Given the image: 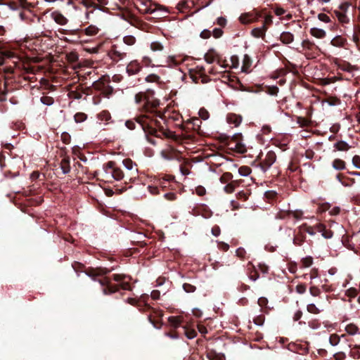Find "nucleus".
<instances>
[{"mask_svg": "<svg viewBox=\"0 0 360 360\" xmlns=\"http://www.w3.org/2000/svg\"><path fill=\"white\" fill-rule=\"evenodd\" d=\"M135 102L145 114L127 120L125 126L127 129L134 130L137 124L146 134H152L160 139H173L175 136L172 131L165 128V123L162 124L156 118L158 117L163 120V115L158 110L160 101L155 98L153 90L148 89L137 93L135 95Z\"/></svg>", "mask_w": 360, "mask_h": 360, "instance_id": "obj_1", "label": "nucleus"}, {"mask_svg": "<svg viewBox=\"0 0 360 360\" xmlns=\"http://www.w3.org/2000/svg\"><path fill=\"white\" fill-rule=\"evenodd\" d=\"M130 276L123 274H114L108 277L105 276L102 279H99L98 282L103 287V292L104 295H111L118 292L120 289L124 290H131Z\"/></svg>", "mask_w": 360, "mask_h": 360, "instance_id": "obj_2", "label": "nucleus"}, {"mask_svg": "<svg viewBox=\"0 0 360 360\" xmlns=\"http://www.w3.org/2000/svg\"><path fill=\"white\" fill-rule=\"evenodd\" d=\"M148 295H143L139 300L134 298H128L127 303L138 308L139 311L142 313H149L148 315V320L156 328H160L162 323L161 319L163 316V312L161 310L152 307L147 302Z\"/></svg>", "mask_w": 360, "mask_h": 360, "instance_id": "obj_3", "label": "nucleus"}, {"mask_svg": "<svg viewBox=\"0 0 360 360\" xmlns=\"http://www.w3.org/2000/svg\"><path fill=\"white\" fill-rule=\"evenodd\" d=\"M306 233L310 235L315 233L313 226H297L293 231V243L301 245L305 240Z\"/></svg>", "mask_w": 360, "mask_h": 360, "instance_id": "obj_4", "label": "nucleus"}, {"mask_svg": "<svg viewBox=\"0 0 360 360\" xmlns=\"http://www.w3.org/2000/svg\"><path fill=\"white\" fill-rule=\"evenodd\" d=\"M103 170L106 175H109L116 181H120L124 178L123 171L117 166L114 161H109L103 165Z\"/></svg>", "mask_w": 360, "mask_h": 360, "instance_id": "obj_5", "label": "nucleus"}, {"mask_svg": "<svg viewBox=\"0 0 360 360\" xmlns=\"http://www.w3.org/2000/svg\"><path fill=\"white\" fill-rule=\"evenodd\" d=\"M276 218L279 219H295L296 220H300L303 219L314 218V216H311L308 214V212L303 211L301 210H296L294 211H281L276 214Z\"/></svg>", "mask_w": 360, "mask_h": 360, "instance_id": "obj_6", "label": "nucleus"}, {"mask_svg": "<svg viewBox=\"0 0 360 360\" xmlns=\"http://www.w3.org/2000/svg\"><path fill=\"white\" fill-rule=\"evenodd\" d=\"M276 160V153L274 151L270 150L266 154L264 159L260 160L259 165L262 172H265L271 167Z\"/></svg>", "mask_w": 360, "mask_h": 360, "instance_id": "obj_7", "label": "nucleus"}, {"mask_svg": "<svg viewBox=\"0 0 360 360\" xmlns=\"http://www.w3.org/2000/svg\"><path fill=\"white\" fill-rule=\"evenodd\" d=\"M260 17L262 15L258 13H245L240 16L239 20L243 24H250L257 21Z\"/></svg>", "mask_w": 360, "mask_h": 360, "instance_id": "obj_8", "label": "nucleus"}, {"mask_svg": "<svg viewBox=\"0 0 360 360\" xmlns=\"http://www.w3.org/2000/svg\"><path fill=\"white\" fill-rule=\"evenodd\" d=\"M110 77L108 75L102 76L98 80L95 81L92 84V87L99 91H102L107 84L110 83Z\"/></svg>", "mask_w": 360, "mask_h": 360, "instance_id": "obj_9", "label": "nucleus"}, {"mask_svg": "<svg viewBox=\"0 0 360 360\" xmlns=\"http://www.w3.org/2000/svg\"><path fill=\"white\" fill-rule=\"evenodd\" d=\"M142 4L144 6L143 8L140 9L141 12L143 13H150L152 14L155 13L156 11L161 9L160 6L153 4L150 0H146L142 1Z\"/></svg>", "mask_w": 360, "mask_h": 360, "instance_id": "obj_10", "label": "nucleus"}, {"mask_svg": "<svg viewBox=\"0 0 360 360\" xmlns=\"http://www.w3.org/2000/svg\"><path fill=\"white\" fill-rule=\"evenodd\" d=\"M141 68V65L137 60H132L127 65L126 71L130 76L139 73Z\"/></svg>", "mask_w": 360, "mask_h": 360, "instance_id": "obj_11", "label": "nucleus"}, {"mask_svg": "<svg viewBox=\"0 0 360 360\" xmlns=\"http://www.w3.org/2000/svg\"><path fill=\"white\" fill-rule=\"evenodd\" d=\"M116 46H113L112 50L110 51V56L114 61H119L124 58L127 56L125 52L117 50Z\"/></svg>", "mask_w": 360, "mask_h": 360, "instance_id": "obj_12", "label": "nucleus"}, {"mask_svg": "<svg viewBox=\"0 0 360 360\" xmlns=\"http://www.w3.org/2000/svg\"><path fill=\"white\" fill-rule=\"evenodd\" d=\"M193 6V1L182 0L180 1L176 5V8L181 13H188L191 10V6Z\"/></svg>", "mask_w": 360, "mask_h": 360, "instance_id": "obj_13", "label": "nucleus"}, {"mask_svg": "<svg viewBox=\"0 0 360 360\" xmlns=\"http://www.w3.org/2000/svg\"><path fill=\"white\" fill-rule=\"evenodd\" d=\"M241 138V134L235 135L232 139L236 142L235 148L238 153L243 154L246 153L247 149L244 144L239 141Z\"/></svg>", "mask_w": 360, "mask_h": 360, "instance_id": "obj_14", "label": "nucleus"}, {"mask_svg": "<svg viewBox=\"0 0 360 360\" xmlns=\"http://www.w3.org/2000/svg\"><path fill=\"white\" fill-rule=\"evenodd\" d=\"M110 272V270L107 269H89L88 271H86V274L91 277H96V276H101V275H106L108 274V273ZM94 280H96L95 278H94Z\"/></svg>", "mask_w": 360, "mask_h": 360, "instance_id": "obj_15", "label": "nucleus"}, {"mask_svg": "<svg viewBox=\"0 0 360 360\" xmlns=\"http://www.w3.org/2000/svg\"><path fill=\"white\" fill-rule=\"evenodd\" d=\"M226 120L229 123L233 124L235 127H238L242 122V117L234 113H229Z\"/></svg>", "mask_w": 360, "mask_h": 360, "instance_id": "obj_16", "label": "nucleus"}, {"mask_svg": "<svg viewBox=\"0 0 360 360\" xmlns=\"http://www.w3.org/2000/svg\"><path fill=\"white\" fill-rule=\"evenodd\" d=\"M12 82L13 79L11 77H5L4 89L0 94V101H6V95L9 91H11V89H9L8 86Z\"/></svg>", "mask_w": 360, "mask_h": 360, "instance_id": "obj_17", "label": "nucleus"}, {"mask_svg": "<svg viewBox=\"0 0 360 360\" xmlns=\"http://www.w3.org/2000/svg\"><path fill=\"white\" fill-rule=\"evenodd\" d=\"M268 30L266 26H262V27H256L252 30L251 34L255 38H264L266 32Z\"/></svg>", "mask_w": 360, "mask_h": 360, "instance_id": "obj_18", "label": "nucleus"}, {"mask_svg": "<svg viewBox=\"0 0 360 360\" xmlns=\"http://www.w3.org/2000/svg\"><path fill=\"white\" fill-rule=\"evenodd\" d=\"M302 46L304 49L308 50L311 52L319 51V48L316 46L314 42L309 41V39L303 40L302 42Z\"/></svg>", "mask_w": 360, "mask_h": 360, "instance_id": "obj_19", "label": "nucleus"}, {"mask_svg": "<svg viewBox=\"0 0 360 360\" xmlns=\"http://www.w3.org/2000/svg\"><path fill=\"white\" fill-rule=\"evenodd\" d=\"M314 230L316 232L317 230L319 232L321 233V236L325 238H330L333 236V231L330 229H326L327 226H313Z\"/></svg>", "mask_w": 360, "mask_h": 360, "instance_id": "obj_20", "label": "nucleus"}, {"mask_svg": "<svg viewBox=\"0 0 360 360\" xmlns=\"http://www.w3.org/2000/svg\"><path fill=\"white\" fill-rule=\"evenodd\" d=\"M280 40L284 44H289L294 41V35L290 32H283L281 34Z\"/></svg>", "mask_w": 360, "mask_h": 360, "instance_id": "obj_21", "label": "nucleus"}, {"mask_svg": "<svg viewBox=\"0 0 360 360\" xmlns=\"http://www.w3.org/2000/svg\"><path fill=\"white\" fill-rule=\"evenodd\" d=\"M52 16L55 22L60 25H64L68 22V20L60 13L54 12Z\"/></svg>", "mask_w": 360, "mask_h": 360, "instance_id": "obj_22", "label": "nucleus"}, {"mask_svg": "<svg viewBox=\"0 0 360 360\" xmlns=\"http://www.w3.org/2000/svg\"><path fill=\"white\" fill-rule=\"evenodd\" d=\"M60 168L65 174L70 172V160L69 157L64 158L60 162Z\"/></svg>", "mask_w": 360, "mask_h": 360, "instance_id": "obj_23", "label": "nucleus"}, {"mask_svg": "<svg viewBox=\"0 0 360 360\" xmlns=\"http://www.w3.org/2000/svg\"><path fill=\"white\" fill-rule=\"evenodd\" d=\"M346 42L347 39L345 38L342 37V36H336L331 40L330 44L333 46L343 47Z\"/></svg>", "mask_w": 360, "mask_h": 360, "instance_id": "obj_24", "label": "nucleus"}, {"mask_svg": "<svg viewBox=\"0 0 360 360\" xmlns=\"http://www.w3.org/2000/svg\"><path fill=\"white\" fill-rule=\"evenodd\" d=\"M168 321L170 326L176 329L181 326L182 323V318L181 316H169L168 318Z\"/></svg>", "mask_w": 360, "mask_h": 360, "instance_id": "obj_25", "label": "nucleus"}, {"mask_svg": "<svg viewBox=\"0 0 360 360\" xmlns=\"http://www.w3.org/2000/svg\"><path fill=\"white\" fill-rule=\"evenodd\" d=\"M252 65V60L250 57L245 54L243 60L242 71L244 72H248Z\"/></svg>", "mask_w": 360, "mask_h": 360, "instance_id": "obj_26", "label": "nucleus"}, {"mask_svg": "<svg viewBox=\"0 0 360 360\" xmlns=\"http://www.w3.org/2000/svg\"><path fill=\"white\" fill-rule=\"evenodd\" d=\"M310 34L318 39H323L326 36V32L323 30L316 27L311 28L310 30Z\"/></svg>", "mask_w": 360, "mask_h": 360, "instance_id": "obj_27", "label": "nucleus"}, {"mask_svg": "<svg viewBox=\"0 0 360 360\" xmlns=\"http://www.w3.org/2000/svg\"><path fill=\"white\" fill-rule=\"evenodd\" d=\"M334 14L340 23H342V24L349 23V18L346 15V13H343L342 11H334Z\"/></svg>", "mask_w": 360, "mask_h": 360, "instance_id": "obj_28", "label": "nucleus"}, {"mask_svg": "<svg viewBox=\"0 0 360 360\" xmlns=\"http://www.w3.org/2000/svg\"><path fill=\"white\" fill-rule=\"evenodd\" d=\"M82 4L87 8H91L93 12L95 9H101V7L98 6L94 0H82Z\"/></svg>", "mask_w": 360, "mask_h": 360, "instance_id": "obj_29", "label": "nucleus"}, {"mask_svg": "<svg viewBox=\"0 0 360 360\" xmlns=\"http://www.w3.org/2000/svg\"><path fill=\"white\" fill-rule=\"evenodd\" d=\"M184 333L188 339H193L197 335V332L195 329L189 328L188 326L182 327Z\"/></svg>", "mask_w": 360, "mask_h": 360, "instance_id": "obj_30", "label": "nucleus"}, {"mask_svg": "<svg viewBox=\"0 0 360 360\" xmlns=\"http://www.w3.org/2000/svg\"><path fill=\"white\" fill-rule=\"evenodd\" d=\"M216 56L217 53L214 50L210 49L207 53L205 54L204 58L207 63L211 64L215 60Z\"/></svg>", "mask_w": 360, "mask_h": 360, "instance_id": "obj_31", "label": "nucleus"}, {"mask_svg": "<svg viewBox=\"0 0 360 360\" xmlns=\"http://www.w3.org/2000/svg\"><path fill=\"white\" fill-rule=\"evenodd\" d=\"M334 147L340 151H347L350 148V146L344 141H339L334 144Z\"/></svg>", "mask_w": 360, "mask_h": 360, "instance_id": "obj_32", "label": "nucleus"}, {"mask_svg": "<svg viewBox=\"0 0 360 360\" xmlns=\"http://www.w3.org/2000/svg\"><path fill=\"white\" fill-rule=\"evenodd\" d=\"M333 167L337 170H342L345 168V162L341 159H335L333 162Z\"/></svg>", "mask_w": 360, "mask_h": 360, "instance_id": "obj_33", "label": "nucleus"}, {"mask_svg": "<svg viewBox=\"0 0 360 360\" xmlns=\"http://www.w3.org/2000/svg\"><path fill=\"white\" fill-rule=\"evenodd\" d=\"M99 31V29L95 25H90L84 30L85 34L89 36H94Z\"/></svg>", "mask_w": 360, "mask_h": 360, "instance_id": "obj_34", "label": "nucleus"}, {"mask_svg": "<svg viewBox=\"0 0 360 360\" xmlns=\"http://www.w3.org/2000/svg\"><path fill=\"white\" fill-rule=\"evenodd\" d=\"M345 330L349 335H355L357 333L359 328L355 324L349 323L346 326Z\"/></svg>", "mask_w": 360, "mask_h": 360, "instance_id": "obj_35", "label": "nucleus"}, {"mask_svg": "<svg viewBox=\"0 0 360 360\" xmlns=\"http://www.w3.org/2000/svg\"><path fill=\"white\" fill-rule=\"evenodd\" d=\"M114 92V89L113 88L110 86L108 84H107L105 86V88L103 89V91H101V94L105 96V97H108L109 98L110 96H112V94H113Z\"/></svg>", "mask_w": 360, "mask_h": 360, "instance_id": "obj_36", "label": "nucleus"}, {"mask_svg": "<svg viewBox=\"0 0 360 360\" xmlns=\"http://www.w3.org/2000/svg\"><path fill=\"white\" fill-rule=\"evenodd\" d=\"M232 178L233 174L231 173L225 172L221 176L219 180L222 184H228L232 179Z\"/></svg>", "mask_w": 360, "mask_h": 360, "instance_id": "obj_37", "label": "nucleus"}, {"mask_svg": "<svg viewBox=\"0 0 360 360\" xmlns=\"http://www.w3.org/2000/svg\"><path fill=\"white\" fill-rule=\"evenodd\" d=\"M87 118L86 114L84 112H77L74 116L75 122L80 123L85 121Z\"/></svg>", "mask_w": 360, "mask_h": 360, "instance_id": "obj_38", "label": "nucleus"}, {"mask_svg": "<svg viewBox=\"0 0 360 360\" xmlns=\"http://www.w3.org/2000/svg\"><path fill=\"white\" fill-rule=\"evenodd\" d=\"M98 118L102 121H108L111 119V115L108 111L103 110L98 115Z\"/></svg>", "mask_w": 360, "mask_h": 360, "instance_id": "obj_39", "label": "nucleus"}, {"mask_svg": "<svg viewBox=\"0 0 360 360\" xmlns=\"http://www.w3.org/2000/svg\"><path fill=\"white\" fill-rule=\"evenodd\" d=\"M339 68L342 70L346 71V72H352L353 70L352 65L349 63L346 62V61H342V63L339 65Z\"/></svg>", "mask_w": 360, "mask_h": 360, "instance_id": "obj_40", "label": "nucleus"}, {"mask_svg": "<svg viewBox=\"0 0 360 360\" xmlns=\"http://www.w3.org/2000/svg\"><path fill=\"white\" fill-rule=\"evenodd\" d=\"M41 102L46 105H51L53 103L54 99L51 96H44L40 98Z\"/></svg>", "mask_w": 360, "mask_h": 360, "instance_id": "obj_41", "label": "nucleus"}, {"mask_svg": "<svg viewBox=\"0 0 360 360\" xmlns=\"http://www.w3.org/2000/svg\"><path fill=\"white\" fill-rule=\"evenodd\" d=\"M340 336L337 334H332L329 338V342L333 346L337 345L340 342Z\"/></svg>", "mask_w": 360, "mask_h": 360, "instance_id": "obj_42", "label": "nucleus"}, {"mask_svg": "<svg viewBox=\"0 0 360 360\" xmlns=\"http://www.w3.org/2000/svg\"><path fill=\"white\" fill-rule=\"evenodd\" d=\"M303 267H309L313 263V258L311 256L303 258L301 261Z\"/></svg>", "mask_w": 360, "mask_h": 360, "instance_id": "obj_43", "label": "nucleus"}, {"mask_svg": "<svg viewBox=\"0 0 360 360\" xmlns=\"http://www.w3.org/2000/svg\"><path fill=\"white\" fill-rule=\"evenodd\" d=\"M308 312L311 314H318L320 313V310L316 307L314 304H309L307 306Z\"/></svg>", "mask_w": 360, "mask_h": 360, "instance_id": "obj_44", "label": "nucleus"}, {"mask_svg": "<svg viewBox=\"0 0 360 360\" xmlns=\"http://www.w3.org/2000/svg\"><path fill=\"white\" fill-rule=\"evenodd\" d=\"M123 41L126 44L131 46L135 44L136 38L134 36L129 35L124 37Z\"/></svg>", "mask_w": 360, "mask_h": 360, "instance_id": "obj_45", "label": "nucleus"}, {"mask_svg": "<svg viewBox=\"0 0 360 360\" xmlns=\"http://www.w3.org/2000/svg\"><path fill=\"white\" fill-rule=\"evenodd\" d=\"M264 195L268 200H274L277 198L278 193L274 191H268Z\"/></svg>", "mask_w": 360, "mask_h": 360, "instance_id": "obj_46", "label": "nucleus"}, {"mask_svg": "<svg viewBox=\"0 0 360 360\" xmlns=\"http://www.w3.org/2000/svg\"><path fill=\"white\" fill-rule=\"evenodd\" d=\"M198 114L201 119L204 120H207L210 117L209 112L204 108L200 109Z\"/></svg>", "mask_w": 360, "mask_h": 360, "instance_id": "obj_47", "label": "nucleus"}, {"mask_svg": "<svg viewBox=\"0 0 360 360\" xmlns=\"http://www.w3.org/2000/svg\"><path fill=\"white\" fill-rule=\"evenodd\" d=\"M330 205L329 203H323L319 205L316 209L318 212L322 213L327 210H329Z\"/></svg>", "mask_w": 360, "mask_h": 360, "instance_id": "obj_48", "label": "nucleus"}, {"mask_svg": "<svg viewBox=\"0 0 360 360\" xmlns=\"http://www.w3.org/2000/svg\"><path fill=\"white\" fill-rule=\"evenodd\" d=\"M160 79V77L155 74H150L146 77L147 82H158Z\"/></svg>", "mask_w": 360, "mask_h": 360, "instance_id": "obj_49", "label": "nucleus"}, {"mask_svg": "<svg viewBox=\"0 0 360 360\" xmlns=\"http://www.w3.org/2000/svg\"><path fill=\"white\" fill-rule=\"evenodd\" d=\"M358 295V290L354 288H350L346 291V295L354 298L356 297Z\"/></svg>", "mask_w": 360, "mask_h": 360, "instance_id": "obj_50", "label": "nucleus"}, {"mask_svg": "<svg viewBox=\"0 0 360 360\" xmlns=\"http://www.w3.org/2000/svg\"><path fill=\"white\" fill-rule=\"evenodd\" d=\"M199 212H200V214L204 218H210L212 215V212L210 210H207L205 207L200 208Z\"/></svg>", "mask_w": 360, "mask_h": 360, "instance_id": "obj_51", "label": "nucleus"}, {"mask_svg": "<svg viewBox=\"0 0 360 360\" xmlns=\"http://www.w3.org/2000/svg\"><path fill=\"white\" fill-rule=\"evenodd\" d=\"M183 288H184V290L186 292H188V293H189V292H195V290H196L195 286H194V285H191V284H190V283H184V284L183 285Z\"/></svg>", "mask_w": 360, "mask_h": 360, "instance_id": "obj_52", "label": "nucleus"}, {"mask_svg": "<svg viewBox=\"0 0 360 360\" xmlns=\"http://www.w3.org/2000/svg\"><path fill=\"white\" fill-rule=\"evenodd\" d=\"M61 140L63 143L69 144L71 141V136L68 132H63L61 134Z\"/></svg>", "mask_w": 360, "mask_h": 360, "instance_id": "obj_53", "label": "nucleus"}, {"mask_svg": "<svg viewBox=\"0 0 360 360\" xmlns=\"http://www.w3.org/2000/svg\"><path fill=\"white\" fill-rule=\"evenodd\" d=\"M308 325L312 329H317L320 327L321 323L318 319H313L309 321Z\"/></svg>", "mask_w": 360, "mask_h": 360, "instance_id": "obj_54", "label": "nucleus"}, {"mask_svg": "<svg viewBox=\"0 0 360 360\" xmlns=\"http://www.w3.org/2000/svg\"><path fill=\"white\" fill-rule=\"evenodd\" d=\"M122 162H123V165H124V167L127 169L131 170L133 169L134 162L131 159H129V158L124 159Z\"/></svg>", "mask_w": 360, "mask_h": 360, "instance_id": "obj_55", "label": "nucleus"}, {"mask_svg": "<svg viewBox=\"0 0 360 360\" xmlns=\"http://www.w3.org/2000/svg\"><path fill=\"white\" fill-rule=\"evenodd\" d=\"M150 48L153 51H162L163 46L160 42L155 41L150 44Z\"/></svg>", "mask_w": 360, "mask_h": 360, "instance_id": "obj_56", "label": "nucleus"}, {"mask_svg": "<svg viewBox=\"0 0 360 360\" xmlns=\"http://www.w3.org/2000/svg\"><path fill=\"white\" fill-rule=\"evenodd\" d=\"M264 315H259L254 318L253 322L258 326H262L264 322Z\"/></svg>", "mask_w": 360, "mask_h": 360, "instance_id": "obj_57", "label": "nucleus"}, {"mask_svg": "<svg viewBox=\"0 0 360 360\" xmlns=\"http://www.w3.org/2000/svg\"><path fill=\"white\" fill-rule=\"evenodd\" d=\"M217 354V352L214 349H207L206 351V356L210 360H214Z\"/></svg>", "mask_w": 360, "mask_h": 360, "instance_id": "obj_58", "label": "nucleus"}, {"mask_svg": "<svg viewBox=\"0 0 360 360\" xmlns=\"http://www.w3.org/2000/svg\"><path fill=\"white\" fill-rule=\"evenodd\" d=\"M341 184L344 186H352L353 184H355V179L352 178L347 177L345 179V181H341Z\"/></svg>", "mask_w": 360, "mask_h": 360, "instance_id": "obj_59", "label": "nucleus"}, {"mask_svg": "<svg viewBox=\"0 0 360 360\" xmlns=\"http://www.w3.org/2000/svg\"><path fill=\"white\" fill-rule=\"evenodd\" d=\"M224 34L221 28H214L212 31V35L215 39L220 38Z\"/></svg>", "mask_w": 360, "mask_h": 360, "instance_id": "obj_60", "label": "nucleus"}, {"mask_svg": "<svg viewBox=\"0 0 360 360\" xmlns=\"http://www.w3.org/2000/svg\"><path fill=\"white\" fill-rule=\"evenodd\" d=\"M273 17L271 15H267L264 17V21L262 26H266L267 27L273 23Z\"/></svg>", "mask_w": 360, "mask_h": 360, "instance_id": "obj_61", "label": "nucleus"}, {"mask_svg": "<svg viewBox=\"0 0 360 360\" xmlns=\"http://www.w3.org/2000/svg\"><path fill=\"white\" fill-rule=\"evenodd\" d=\"M250 168L246 166H243L239 168V173L243 176L248 175L250 173Z\"/></svg>", "mask_w": 360, "mask_h": 360, "instance_id": "obj_62", "label": "nucleus"}, {"mask_svg": "<svg viewBox=\"0 0 360 360\" xmlns=\"http://www.w3.org/2000/svg\"><path fill=\"white\" fill-rule=\"evenodd\" d=\"M309 292H310V294L314 297L319 296L321 294L320 289L316 286H311L309 288Z\"/></svg>", "mask_w": 360, "mask_h": 360, "instance_id": "obj_63", "label": "nucleus"}, {"mask_svg": "<svg viewBox=\"0 0 360 360\" xmlns=\"http://www.w3.org/2000/svg\"><path fill=\"white\" fill-rule=\"evenodd\" d=\"M352 163L356 167L360 169V156L354 155L352 158Z\"/></svg>", "mask_w": 360, "mask_h": 360, "instance_id": "obj_64", "label": "nucleus"}]
</instances>
